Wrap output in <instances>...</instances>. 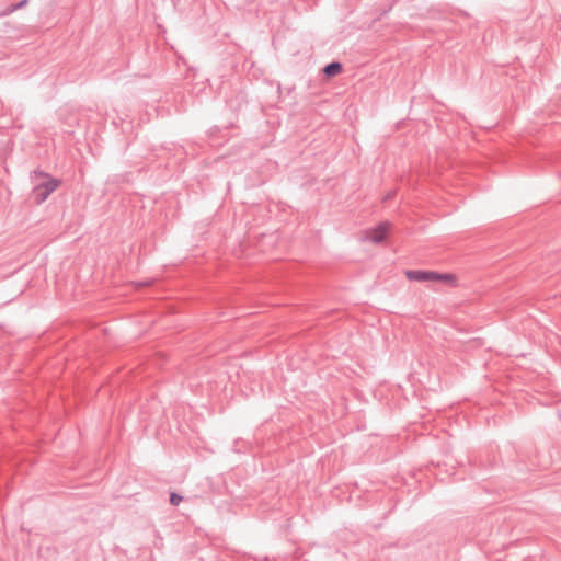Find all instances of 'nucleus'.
<instances>
[{
    "instance_id": "obj_1",
    "label": "nucleus",
    "mask_w": 561,
    "mask_h": 561,
    "mask_svg": "<svg viewBox=\"0 0 561 561\" xmlns=\"http://www.w3.org/2000/svg\"><path fill=\"white\" fill-rule=\"evenodd\" d=\"M31 180L34 183L32 195L36 204L44 203L60 185L59 180L51 178L39 169L31 173Z\"/></svg>"
},
{
    "instance_id": "obj_3",
    "label": "nucleus",
    "mask_w": 561,
    "mask_h": 561,
    "mask_svg": "<svg viewBox=\"0 0 561 561\" xmlns=\"http://www.w3.org/2000/svg\"><path fill=\"white\" fill-rule=\"evenodd\" d=\"M435 271L408 270L405 276L411 282H434Z\"/></svg>"
},
{
    "instance_id": "obj_4",
    "label": "nucleus",
    "mask_w": 561,
    "mask_h": 561,
    "mask_svg": "<svg viewBox=\"0 0 561 561\" xmlns=\"http://www.w3.org/2000/svg\"><path fill=\"white\" fill-rule=\"evenodd\" d=\"M435 282L447 283V284H449L451 286H456L457 285V278L451 273H438V272H436L435 273Z\"/></svg>"
},
{
    "instance_id": "obj_2",
    "label": "nucleus",
    "mask_w": 561,
    "mask_h": 561,
    "mask_svg": "<svg viewBox=\"0 0 561 561\" xmlns=\"http://www.w3.org/2000/svg\"><path fill=\"white\" fill-rule=\"evenodd\" d=\"M388 230H389V224L382 222L378 227L367 230L365 232L363 241L380 243L386 239Z\"/></svg>"
},
{
    "instance_id": "obj_5",
    "label": "nucleus",
    "mask_w": 561,
    "mask_h": 561,
    "mask_svg": "<svg viewBox=\"0 0 561 561\" xmlns=\"http://www.w3.org/2000/svg\"><path fill=\"white\" fill-rule=\"evenodd\" d=\"M341 71H342V65L337 61L328 64L323 69V72L328 77H334L337 73H340Z\"/></svg>"
},
{
    "instance_id": "obj_6",
    "label": "nucleus",
    "mask_w": 561,
    "mask_h": 561,
    "mask_svg": "<svg viewBox=\"0 0 561 561\" xmlns=\"http://www.w3.org/2000/svg\"><path fill=\"white\" fill-rule=\"evenodd\" d=\"M183 500V496L175 493V492H171L170 493V503L173 505V506H178Z\"/></svg>"
},
{
    "instance_id": "obj_7",
    "label": "nucleus",
    "mask_w": 561,
    "mask_h": 561,
    "mask_svg": "<svg viewBox=\"0 0 561 561\" xmlns=\"http://www.w3.org/2000/svg\"><path fill=\"white\" fill-rule=\"evenodd\" d=\"M28 3V0H21L20 2L13 4V9L20 10L23 9Z\"/></svg>"
},
{
    "instance_id": "obj_8",
    "label": "nucleus",
    "mask_w": 561,
    "mask_h": 561,
    "mask_svg": "<svg viewBox=\"0 0 561 561\" xmlns=\"http://www.w3.org/2000/svg\"><path fill=\"white\" fill-rule=\"evenodd\" d=\"M13 12H15V9H13V4H11L2 13H0V16H5Z\"/></svg>"
}]
</instances>
